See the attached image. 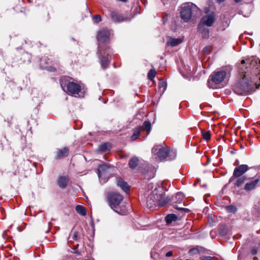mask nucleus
<instances>
[{
    "label": "nucleus",
    "mask_w": 260,
    "mask_h": 260,
    "mask_svg": "<svg viewBox=\"0 0 260 260\" xmlns=\"http://www.w3.org/2000/svg\"><path fill=\"white\" fill-rule=\"evenodd\" d=\"M246 63L252 70V76L244 73L242 79L233 86L234 92L240 95H245L253 91L256 85V79H260V60L252 57L246 60Z\"/></svg>",
    "instance_id": "f257e3e1"
},
{
    "label": "nucleus",
    "mask_w": 260,
    "mask_h": 260,
    "mask_svg": "<svg viewBox=\"0 0 260 260\" xmlns=\"http://www.w3.org/2000/svg\"><path fill=\"white\" fill-rule=\"evenodd\" d=\"M169 200L165 197V192L161 187L155 188L148 196L146 200L147 207L152 209L157 206L162 207L166 205Z\"/></svg>",
    "instance_id": "f03ea898"
},
{
    "label": "nucleus",
    "mask_w": 260,
    "mask_h": 260,
    "mask_svg": "<svg viewBox=\"0 0 260 260\" xmlns=\"http://www.w3.org/2000/svg\"><path fill=\"white\" fill-rule=\"evenodd\" d=\"M181 8V18L185 22L193 20L200 13L198 8L191 3L183 4Z\"/></svg>",
    "instance_id": "7ed1b4c3"
},
{
    "label": "nucleus",
    "mask_w": 260,
    "mask_h": 260,
    "mask_svg": "<svg viewBox=\"0 0 260 260\" xmlns=\"http://www.w3.org/2000/svg\"><path fill=\"white\" fill-rule=\"evenodd\" d=\"M106 198L108 204L111 208L116 212L122 214L117 211L119 205L123 200L122 196L119 193L112 191L107 193Z\"/></svg>",
    "instance_id": "20e7f679"
},
{
    "label": "nucleus",
    "mask_w": 260,
    "mask_h": 260,
    "mask_svg": "<svg viewBox=\"0 0 260 260\" xmlns=\"http://www.w3.org/2000/svg\"><path fill=\"white\" fill-rule=\"evenodd\" d=\"M110 52L109 47H107V48H103L102 46H100L98 47V54L101 66L103 69L107 68L109 66L110 63L109 55Z\"/></svg>",
    "instance_id": "39448f33"
},
{
    "label": "nucleus",
    "mask_w": 260,
    "mask_h": 260,
    "mask_svg": "<svg viewBox=\"0 0 260 260\" xmlns=\"http://www.w3.org/2000/svg\"><path fill=\"white\" fill-rule=\"evenodd\" d=\"M227 76V72L225 70L222 69L220 71L213 72L210 76L208 80V86L210 88L214 87L212 85V83L218 84L222 82Z\"/></svg>",
    "instance_id": "423d86ee"
},
{
    "label": "nucleus",
    "mask_w": 260,
    "mask_h": 260,
    "mask_svg": "<svg viewBox=\"0 0 260 260\" xmlns=\"http://www.w3.org/2000/svg\"><path fill=\"white\" fill-rule=\"evenodd\" d=\"M60 85L64 90H65V87H67L69 94L74 95L75 96L78 94L81 89L80 85L78 84L70 81L67 83L63 78L60 80Z\"/></svg>",
    "instance_id": "0eeeda50"
},
{
    "label": "nucleus",
    "mask_w": 260,
    "mask_h": 260,
    "mask_svg": "<svg viewBox=\"0 0 260 260\" xmlns=\"http://www.w3.org/2000/svg\"><path fill=\"white\" fill-rule=\"evenodd\" d=\"M110 35L111 31L106 28L100 30L97 35L99 47L102 46L103 48H107V47H109L106 42L109 40Z\"/></svg>",
    "instance_id": "6e6552de"
},
{
    "label": "nucleus",
    "mask_w": 260,
    "mask_h": 260,
    "mask_svg": "<svg viewBox=\"0 0 260 260\" xmlns=\"http://www.w3.org/2000/svg\"><path fill=\"white\" fill-rule=\"evenodd\" d=\"M169 148L168 146H163L158 145L154 146L152 149V152L159 160H166L169 153Z\"/></svg>",
    "instance_id": "1a4fd4ad"
},
{
    "label": "nucleus",
    "mask_w": 260,
    "mask_h": 260,
    "mask_svg": "<svg viewBox=\"0 0 260 260\" xmlns=\"http://www.w3.org/2000/svg\"><path fill=\"white\" fill-rule=\"evenodd\" d=\"M112 173L111 168L107 164L100 165L98 168V176L101 181L106 182Z\"/></svg>",
    "instance_id": "9d476101"
},
{
    "label": "nucleus",
    "mask_w": 260,
    "mask_h": 260,
    "mask_svg": "<svg viewBox=\"0 0 260 260\" xmlns=\"http://www.w3.org/2000/svg\"><path fill=\"white\" fill-rule=\"evenodd\" d=\"M249 169L247 165H241L235 168L233 176L229 180V183L234 182L236 177H242V176Z\"/></svg>",
    "instance_id": "9b49d317"
},
{
    "label": "nucleus",
    "mask_w": 260,
    "mask_h": 260,
    "mask_svg": "<svg viewBox=\"0 0 260 260\" xmlns=\"http://www.w3.org/2000/svg\"><path fill=\"white\" fill-rule=\"evenodd\" d=\"M259 181L260 177H258L252 181L247 182L244 186V189L247 192L254 190L257 186Z\"/></svg>",
    "instance_id": "f8f14e48"
},
{
    "label": "nucleus",
    "mask_w": 260,
    "mask_h": 260,
    "mask_svg": "<svg viewBox=\"0 0 260 260\" xmlns=\"http://www.w3.org/2000/svg\"><path fill=\"white\" fill-rule=\"evenodd\" d=\"M214 22V15L213 13H211L205 16H204L202 18L201 21L199 24H203V26H204V25H206L207 26H212Z\"/></svg>",
    "instance_id": "ddd939ff"
},
{
    "label": "nucleus",
    "mask_w": 260,
    "mask_h": 260,
    "mask_svg": "<svg viewBox=\"0 0 260 260\" xmlns=\"http://www.w3.org/2000/svg\"><path fill=\"white\" fill-rule=\"evenodd\" d=\"M110 16L112 19L117 22H121L123 21H129L130 19L124 16L119 14L118 13L113 11L111 12Z\"/></svg>",
    "instance_id": "4468645a"
},
{
    "label": "nucleus",
    "mask_w": 260,
    "mask_h": 260,
    "mask_svg": "<svg viewBox=\"0 0 260 260\" xmlns=\"http://www.w3.org/2000/svg\"><path fill=\"white\" fill-rule=\"evenodd\" d=\"M69 178L67 176H61L59 177L57 180L58 185L62 188H65L69 181Z\"/></svg>",
    "instance_id": "2eb2a0df"
},
{
    "label": "nucleus",
    "mask_w": 260,
    "mask_h": 260,
    "mask_svg": "<svg viewBox=\"0 0 260 260\" xmlns=\"http://www.w3.org/2000/svg\"><path fill=\"white\" fill-rule=\"evenodd\" d=\"M69 154V149L67 147H64L61 149H58L57 151V155L56 156V159H61L68 156Z\"/></svg>",
    "instance_id": "dca6fc26"
},
{
    "label": "nucleus",
    "mask_w": 260,
    "mask_h": 260,
    "mask_svg": "<svg viewBox=\"0 0 260 260\" xmlns=\"http://www.w3.org/2000/svg\"><path fill=\"white\" fill-rule=\"evenodd\" d=\"M182 42L180 38L175 39L172 37H169L167 41V45L172 47H175L179 45Z\"/></svg>",
    "instance_id": "f3484780"
},
{
    "label": "nucleus",
    "mask_w": 260,
    "mask_h": 260,
    "mask_svg": "<svg viewBox=\"0 0 260 260\" xmlns=\"http://www.w3.org/2000/svg\"><path fill=\"white\" fill-rule=\"evenodd\" d=\"M117 185L124 191L126 192L128 190L129 188L127 183L126 182H124L121 178H117Z\"/></svg>",
    "instance_id": "a211bd4d"
},
{
    "label": "nucleus",
    "mask_w": 260,
    "mask_h": 260,
    "mask_svg": "<svg viewBox=\"0 0 260 260\" xmlns=\"http://www.w3.org/2000/svg\"><path fill=\"white\" fill-rule=\"evenodd\" d=\"M198 30L202 33L203 38H207L209 37V30L205 28L203 24H199Z\"/></svg>",
    "instance_id": "6ab92c4d"
},
{
    "label": "nucleus",
    "mask_w": 260,
    "mask_h": 260,
    "mask_svg": "<svg viewBox=\"0 0 260 260\" xmlns=\"http://www.w3.org/2000/svg\"><path fill=\"white\" fill-rule=\"evenodd\" d=\"M238 179L236 180H235L234 181V186L237 187H239L241 186L244 182V181L246 179V177L245 176H241L240 177H237Z\"/></svg>",
    "instance_id": "aec40b11"
},
{
    "label": "nucleus",
    "mask_w": 260,
    "mask_h": 260,
    "mask_svg": "<svg viewBox=\"0 0 260 260\" xmlns=\"http://www.w3.org/2000/svg\"><path fill=\"white\" fill-rule=\"evenodd\" d=\"M138 127L140 128V130L146 131L148 134L151 130V123L149 121H145L142 126Z\"/></svg>",
    "instance_id": "412c9836"
},
{
    "label": "nucleus",
    "mask_w": 260,
    "mask_h": 260,
    "mask_svg": "<svg viewBox=\"0 0 260 260\" xmlns=\"http://www.w3.org/2000/svg\"><path fill=\"white\" fill-rule=\"evenodd\" d=\"M138 161H139V159L138 157H134L132 158L129 160V162H128L129 167L131 169H135L138 165Z\"/></svg>",
    "instance_id": "4be33fe9"
},
{
    "label": "nucleus",
    "mask_w": 260,
    "mask_h": 260,
    "mask_svg": "<svg viewBox=\"0 0 260 260\" xmlns=\"http://www.w3.org/2000/svg\"><path fill=\"white\" fill-rule=\"evenodd\" d=\"M165 219L167 223H170L173 221L176 220L177 216L174 214H170L167 215Z\"/></svg>",
    "instance_id": "5701e85b"
},
{
    "label": "nucleus",
    "mask_w": 260,
    "mask_h": 260,
    "mask_svg": "<svg viewBox=\"0 0 260 260\" xmlns=\"http://www.w3.org/2000/svg\"><path fill=\"white\" fill-rule=\"evenodd\" d=\"M76 211L81 215H85L86 214V209L81 205H78L76 207Z\"/></svg>",
    "instance_id": "b1692460"
},
{
    "label": "nucleus",
    "mask_w": 260,
    "mask_h": 260,
    "mask_svg": "<svg viewBox=\"0 0 260 260\" xmlns=\"http://www.w3.org/2000/svg\"><path fill=\"white\" fill-rule=\"evenodd\" d=\"M140 128L137 127L134 131V134L131 137V140L134 141L138 138L140 135Z\"/></svg>",
    "instance_id": "393cba45"
},
{
    "label": "nucleus",
    "mask_w": 260,
    "mask_h": 260,
    "mask_svg": "<svg viewBox=\"0 0 260 260\" xmlns=\"http://www.w3.org/2000/svg\"><path fill=\"white\" fill-rule=\"evenodd\" d=\"M202 135L204 140L207 141L210 139L211 134L209 131H202Z\"/></svg>",
    "instance_id": "a878e982"
},
{
    "label": "nucleus",
    "mask_w": 260,
    "mask_h": 260,
    "mask_svg": "<svg viewBox=\"0 0 260 260\" xmlns=\"http://www.w3.org/2000/svg\"><path fill=\"white\" fill-rule=\"evenodd\" d=\"M110 147V144L109 143H105L102 145H101L99 146V150L101 152H105L108 149H109V147Z\"/></svg>",
    "instance_id": "bb28decb"
},
{
    "label": "nucleus",
    "mask_w": 260,
    "mask_h": 260,
    "mask_svg": "<svg viewBox=\"0 0 260 260\" xmlns=\"http://www.w3.org/2000/svg\"><path fill=\"white\" fill-rule=\"evenodd\" d=\"M156 72L154 70H150L148 74V78L149 79L152 80L155 76Z\"/></svg>",
    "instance_id": "cd10ccee"
},
{
    "label": "nucleus",
    "mask_w": 260,
    "mask_h": 260,
    "mask_svg": "<svg viewBox=\"0 0 260 260\" xmlns=\"http://www.w3.org/2000/svg\"><path fill=\"white\" fill-rule=\"evenodd\" d=\"M174 198L177 199L176 202L180 203L184 198V195L181 192H177Z\"/></svg>",
    "instance_id": "c85d7f7f"
},
{
    "label": "nucleus",
    "mask_w": 260,
    "mask_h": 260,
    "mask_svg": "<svg viewBox=\"0 0 260 260\" xmlns=\"http://www.w3.org/2000/svg\"><path fill=\"white\" fill-rule=\"evenodd\" d=\"M226 210L229 212L235 213L236 211V208L233 205L228 206L226 207Z\"/></svg>",
    "instance_id": "c756f323"
},
{
    "label": "nucleus",
    "mask_w": 260,
    "mask_h": 260,
    "mask_svg": "<svg viewBox=\"0 0 260 260\" xmlns=\"http://www.w3.org/2000/svg\"><path fill=\"white\" fill-rule=\"evenodd\" d=\"M189 253L191 254V255L199 253L198 247H197L190 249L189 250Z\"/></svg>",
    "instance_id": "7c9ffc66"
},
{
    "label": "nucleus",
    "mask_w": 260,
    "mask_h": 260,
    "mask_svg": "<svg viewBox=\"0 0 260 260\" xmlns=\"http://www.w3.org/2000/svg\"><path fill=\"white\" fill-rule=\"evenodd\" d=\"M202 260H217L215 257H211L209 256H203L201 257Z\"/></svg>",
    "instance_id": "2f4dec72"
},
{
    "label": "nucleus",
    "mask_w": 260,
    "mask_h": 260,
    "mask_svg": "<svg viewBox=\"0 0 260 260\" xmlns=\"http://www.w3.org/2000/svg\"><path fill=\"white\" fill-rule=\"evenodd\" d=\"M212 50V47L211 46H207L205 47L204 48L203 51L204 52H205L206 54H208L211 52Z\"/></svg>",
    "instance_id": "473e14b6"
},
{
    "label": "nucleus",
    "mask_w": 260,
    "mask_h": 260,
    "mask_svg": "<svg viewBox=\"0 0 260 260\" xmlns=\"http://www.w3.org/2000/svg\"><path fill=\"white\" fill-rule=\"evenodd\" d=\"M93 19L95 22L98 23L101 21V17L100 15H96L93 16Z\"/></svg>",
    "instance_id": "72a5a7b5"
},
{
    "label": "nucleus",
    "mask_w": 260,
    "mask_h": 260,
    "mask_svg": "<svg viewBox=\"0 0 260 260\" xmlns=\"http://www.w3.org/2000/svg\"><path fill=\"white\" fill-rule=\"evenodd\" d=\"M199 250V253H203L205 251V249L202 247L198 246Z\"/></svg>",
    "instance_id": "f704fd0d"
},
{
    "label": "nucleus",
    "mask_w": 260,
    "mask_h": 260,
    "mask_svg": "<svg viewBox=\"0 0 260 260\" xmlns=\"http://www.w3.org/2000/svg\"><path fill=\"white\" fill-rule=\"evenodd\" d=\"M77 237H78V233H77V232H74L73 233V239L74 240H77V239H78Z\"/></svg>",
    "instance_id": "c9c22d12"
},
{
    "label": "nucleus",
    "mask_w": 260,
    "mask_h": 260,
    "mask_svg": "<svg viewBox=\"0 0 260 260\" xmlns=\"http://www.w3.org/2000/svg\"><path fill=\"white\" fill-rule=\"evenodd\" d=\"M172 254H173L172 251H170L166 253V256L167 257H169V256H171V255H172Z\"/></svg>",
    "instance_id": "e433bc0d"
},
{
    "label": "nucleus",
    "mask_w": 260,
    "mask_h": 260,
    "mask_svg": "<svg viewBox=\"0 0 260 260\" xmlns=\"http://www.w3.org/2000/svg\"><path fill=\"white\" fill-rule=\"evenodd\" d=\"M181 210H182L181 212H184L185 213H188L189 212V210L187 208H183L182 209H181Z\"/></svg>",
    "instance_id": "4c0bfd02"
},
{
    "label": "nucleus",
    "mask_w": 260,
    "mask_h": 260,
    "mask_svg": "<svg viewBox=\"0 0 260 260\" xmlns=\"http://www.w3.org/2000/svg\"><path fill=\"white\" fill-rule=\"evenodd\" d=\"M174 207L177 210H178V211H182V210L181 209H182L183 208H181V207H178L177 205H175L174 206Z\"/></svg>",
    "instance_id": "58836bf2"
},
{
    "label": "nucleus",
    "mask_w": 260,
    "mask_h": 260,
    "mask_svg": "<svg viewBox=\"0 0 260 260\" xmlns=\"http://www.w3.org/2000/svg\"><path fill=\"white\" fill-rule=\"evenodd\" d=\"M251 253L252 255H255L257 253V250L255 249H253L251 250Z\"/></svg>",
    "instance_id": "ea45409f"
},
{
    "label": "nucleus",
    "mask_w": 260,
    "mask_h": 260,
    "mask_svg": "<svg viewBox=\"0 0 260 260\" xmlns=\"http://www.w3.org/2000/svg\"><path fill=\"white\" fill-rule=\"evenodd\" d=\"M242 0H234V1L237 3L240 2Z\"/></svg>",
    "instance_id": "a19ab883"
},
{
    "label": "nucleus",
    "mask_w": 260,
    "mask_h": 260,
    "mask_svg": "<svg viewBox=\"0 0 260 260\" xmlns=\"http://www.w3.org/2000/svg\"><path fill=\"white\" fill-rule=\"evenodd\" d=\"M219 3H221L224 1L225 0H216Z\"/></svg>",
    "instance_id": "79ce46f5"
},
{
    "label": "nucleus",
    "mask_w": 260,
    "mask_h": 260,
    "mask_svg": "<svg viewBox=\"0 0 260 260\" xmlns=\"http://www.w3.org/2000/svg\"><path fill=\"white\" fill-rule=\"evenodd\" d=\"M245 62H246V61H245V60H242L241 61V63H242V64H244V63H245Z\"/></svg>",
    "instance_id": "37998d69"
},
{
    "label": "nucleus",
    "mask_w": 260,
    "mask_h": 260,
    "mask_svg": "<svg viewBox=\"0 0 260 260\" xmlns=\"http://www.w3.org/2000/svg\"><path fill=\"white\" fill-rule=\"evenodd\" d=\"M85 260H89V259H85Z\"/></svg>",
    "instance_id": "c03bdc74"
}]
</instances>
